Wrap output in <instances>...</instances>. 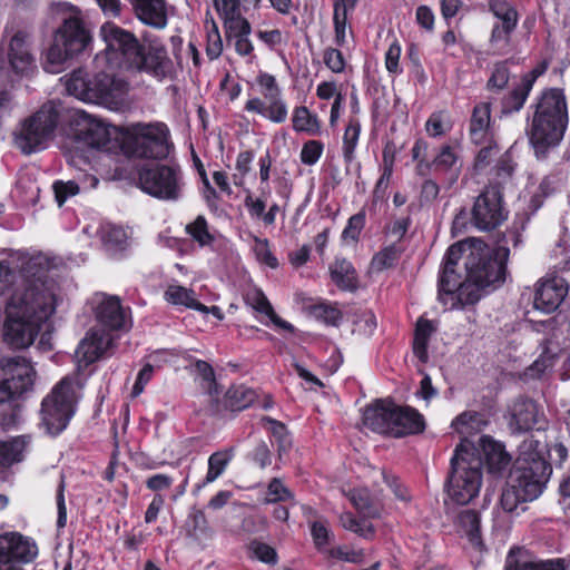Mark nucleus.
Instances as JSON below:
<instances>
[{
  "instance_id": "24",
  "label": "nucleus",
  "mask_w": 570,
  "mask_h": 570,
  "mask_svg": "<svg viewBox=\"0 0 570 570\" xmlns=\"http://www.w3.org/2000/svg\"><path fill=\"white\" fill-rule=\"evenodd\" d=\"M469 136L473 144L487 142L494 138L490 102L482 101L473 107L469 122Z\"/></svg>"
},
{
  "instance_id": "42",
  "label": "nucleus",
  "mask_w": 570,
  "mask_h": 570,
  "mask_svg": "<svg viewBox=\"0 0 570 570\" xmlns=\"http://www.w3.org/2000/svg\"><path fill=\"white\" fill-rule=\"evenodd\" d=\"M515 28L517 27L499 26V23L493 26L489 43L494 55L502 56L509 53L511 33Z\"/></svg>"
},
{
  "instance_id": "32",
  "label": "nucleus",
  "mask_w": 570,
  "mask_h": 570,
  "mask_svg": "<svg viewBox=\"0 0 570 570\" xmlns=\"http://www.w3.org/2000/svg\"><path fill=\"white\" fill-rule=\"evenodd\" d=\"M432 164L436 169L449 174V185L452 186L459 178L462 164L453 148L449 145L442 146Z\"/></svg>"
},
{
  "instance_id": "25",
  "label": "nucleus",
  "mask_w": 570,
  "mask_h": 570,
  "mask_svg": "<svg viewBox=\"0 0 570 570\" xmlns=\"http://www.w3.org/2000/svg\"><path fill=\"white\" fill-rule=\"evenodd\" d=\"M540 422L538 405L529 399H518L511 407L509 426L513 432H525Z\"/></svg>"
},
{
  "instance_id": "64",
  "label": "nucleus",
  "mask_w": 570,
  "mask_h": 570,
  "mask_svg": "<svg viewBox=\"0 0 570 570\" xmlns=\"http://www.w3.org/2000/svg\"><path fill=\"white\" fill-rule=\"evenodd\" d=\"M246 303L257 312L269 315L274 309L267 297L261 291H254L246 295Z\"/></svg>"
},
{
  "instance_id": "10",
  "label": "nucleus",
  "mask_w": 570,
  "mask_h": 570,
  "mask_svg": "<svg viewBox=\"0 0 570 570\" xmlns=\"http://www.w3.org/2000/svg\"><path fill=\"white\" fill-rule=\"evenodd\" d=\"M169 129L163 122L137 124L125 142L126 151L138 158L164 159L169 155Z\"/></svg>"
},
{
  "instance_id": "57",
  "label": "nucleus",
  "mask_w": 570,
  "mask_h": 570,
  "mask_svg": "<svg viewBox=\"0 0 570 570\" xmlns=\"http://www.w3.org/2000/svg\"><path fill=\"white\" fill-rule=\"evenodd\" d=\"M257 85L261 87V94L263 97H277L282 95V89L278 86L276 78L267 72H259L256 78Z\"/></svg>"
},
{
  "instance_id": "13",
  "label": "nucleus",
  "mask_w": 570,
  "mask_h": 570,
  "mask_svg": "<svg viewBox=\"0 0 570 570\" xmlns=\"http://www.w3.org/2000/svg\"><path fill=\"white\" fill-rule=\"evenodd\" d=\"M140 188L153 197L163 200H178L181 197L184 180L179 166L146 165L139 170Z\"/></svg>"
},
{
  "instance_id": "49",
  "label": "nucleus",
  "mask_w": 570,
  "mask_h": 570,
  "mask_svg": "<svg viewBox=\"0 0 570 570\" xmlns=\"http://www.w3.org/2000/svg\"><path fill=\"white\" fill-rule=\"evenodd\" d=\"M23 442L19 438L0 442V465L9 466L22 459Z\"/></svg>"
},
{
  "instance_id": "11",
  "label": "nucleus",
  "mask_w": 570,
  "mask_h": 570,
  "mask_svg": "<svg viewBox=\"0 0 570 570\" xmlns=\"http://www.w3.org/2000/svg\"><path fill=\"white\" fill-rule=\"evenodd\" d=\"M58 124V111L52 102L45 104L28 118L16 135V146L26 155L43 149L52 138Z\"/></svg>"
},
{
  "instance_id": "8",
  "label": "nucleus",
  "mask_w": 570,
  "mask_h": 570,
  "mask_svg": "<svg viewBox=\"0 0 570 570\" xmlns=\"http://www.w3.org/2000/svg\"><path fill=\"white\" fill-rule=\"evenodd\" d=\"M79 387L76 379L66 376L42 400L41 419L48 433L57 435L67 428L75 414Z\"/></svg>"
},
{
  "instance_id": "59",
  "label": "nucleus",
  "mask_w": 570,
  "mask_h": 570,
  "mask_svg": "<svg viewBox=\"0 0 570 570\" xmlns=\"http://www.w3.org/2000/svg\"><path fill=\"white\" fill-rule=\"evenodd\" d=\"M292 499L291 491L283 484L279 479H273L267 487L266 503H274L278 501H287Z\"/></svg>"
},
{
  "instance_id": "19",
  "label": "nucleus",
  "mask_w": 570,
  "mask_h": 570,
  "mask_svg": "<svg viewBox=\"0 0 570 570\" xmlns=\"http://www.w3.org/2000/svg\"><path fill=\"white\" fill-rule=\"evenodd\" d=\"M112 341L111 335L106 330L90 328L76 350L78 362L85 366L96 362L111 348Z\"/></svg>"
},
{
  "instance_id": "30",
  "label": "nucleus",
  "mask_w": 570,
  "mask_h": 570,
  "mask_svg": "<svg viewBox=\"0 0 570 570\" xmlns=\"http://www.w3.org/2000/svg\"><path fill=\"white\" fill-rule=\"evenodd\" d=\"M393 402L380 401L363 413V424L374 432L390 434Z\"/></svg>"
},
{
  "instance_id": "45",
  "label": "nucleus",
  "mask_w": 570,
  "mask_h": 570,
  "mask_svg": "<svg viewBox=\"0 0 570 570\" xmlns=\"http://www.w3.org/2000/svg\"><path fill=\"white\" fill-rule=\"evenodd\" d=\"M490 11L500 21L499 26L517 27L518 12L505 0H490Z\"/></svg>"
},
{
  "instance_id": "14",
  "label": "nucleus",
  "mask_w": 570,
  "mask_h": 570,
  "mask_svg": "<svg viewBox=\"0 0 570 570\" xmlns=\"http://www.w3.org/2000/svg\"><path fill=\"white\" fill-rule=\"evenodd\" d=\"M130 71L145 73L161 82L174 79L177 69L165 43L158 37L145 35L142 50H140Z\"/></svg>"
},
{
  "instance_id": "38",
  "label": "nucleus",
  "mask_w": 570,
  "mask_h": 570,
  "mask_svg": "<svg viewBox=\"0 0 570 570\" xmlns=\"http://www.w3.org/2000/svg\"><path fill=\"white\" fill-rule=\"evenodd\" d=\"M456 524L472 544L476 547L482 544L480 537V517L475 510H462L456 517Z\"/></svg>"
},
{
  "instance_id": "20",
  "label": "nucleus",
  "mask_w": 570,
  "mask_h": 570,
  "mask_svg": "<svg viewBox=\"0 0 570 570\" xmlns=\"http://www.w3.org/2000/svg\"><path fill=\"white\" fill-rule=\"evenodd\" d=\"M570 560L564 558L539 559L524 549H512L504 570H569Z\"/></svg>"
},
{
  "instance_id": "47",
  "label": "nucleus",
  "mask_w": 570,
  "mask_h": 570,
  "mask_svg": "<svg viewBox=\"0 0 570 570\" xmlns=\"http://www.w3.org/2000/svg\"><path fill=\"white\" fill-rule=\"evenodd\" d=\"M361 132V124L357 119H351L343 136V157L350 164L354 159V151Z\"/></svg>"
},
{
  "instance_id": "51",
  "label": "nucleus",
  "mask_w": 570,
  "mask_h": 570,
  "mask_svg": "<svg viewBox=\"0 0 570 570\" xmlns=\"http://www.w3.org/2000/svg\"><path fill=\"white\" fill-rule=\"evenodd\" d=\"M475 248L476 242H460L451 245L445 254L443 267H448L450 265L454 268L459 259L463 258L465 261L470 250Z\"/></svg>"
},
{
  "instance_id": "40",
  "label": "nucleus",
  "mask_w": 570,
  "mask_h": 570,
  "mask_svg": "<svg viewBox=\"0 0 570 570\" xmlns=\"http://www.w3.org/2000/svg\"><path fill=\"white\" fill-rule=\"evenodd\" d=\"M79 135L88 146L96 149L106 147L110 141L108 129L97 121H89L80 129Z\"/></svg>"
},
{
  "instance_id": "12",
  "label": "nucleus",
  "mask_w": 570,
  "mask_h": 570,
  "mask_svg": "<svg viewBox=\"0 0 570 570\" xmlns=\"http://www.w3.org/2000/svg\"><path fill=\"white\" fill-rule=\"evenodd\" d=\"M37 372L22 356L0 358V404L20 399L33 389Z\"/></svg>"
},
{
  "instance_id": "48",
  "label": "nucleus",
  "mask_w": 570,
  "mask_h": 570,
  "mask_svg": "<svg viewBox=\"0 0 570 570\" xmlns=\"http://www.w3.org/2000/svg\"><path fill=\"white\" fill-rule=\"evenodd\" d=\"M568 175L562 169H556L543 177L539 185V195L549 197L552 194L561 190L567 181Z\"/></svg>"
},
{
  "instance_id": "44",
  "label": "nucleus",
  "mask_w": 570,
  "mask_h": 570,
  "mask_svg": "<svg viewBox=\"0 0 570 570\" xmlns=\"http://www.w3.org/2000/svg\"><path fill=\"white\" fill-rule=\"evenodd\" d=\"M185 230L202 247L210 246L215 242V236L210 234L208 223L203 215L187 224Z\"/></svg>"
},
{
  "instance_id": "41",
  "label": "nucleus",
  "mask_w": 570,
  "mask_h": 570,
  "mask_svg": "<svg viewBox=\"0 0 570 570\" xmlns=\"http://www.w3.org/2000/svg\"><path fill=\"white\" fill-rule=\"evenodd\" d=\"M402 253L403 248L396 244L384 247L373 256L371 261L372 271L380 273L394 267Z\"/></svg>"
},
{
  "instance_id": "53",
  "label": "nucleus",
  "mask_w": 570,
  "mask_h": 570,
  "mask_svg": "<svg viewBox=\"0 0 570 570\" xmlns=\"http://www.w3.org/2000/svg\"><path fill=\"white\" fill-rule=\"evenodd\" d=\"M521 494V491L514 489L508 481L507 488L503 490L500 499L502 509L507 512H513L520 503L532 501Z\"/></svg>"
},
{
  "instance_id": "1",
  "label": "nucleus",
  "mask_w": 570,
  "mask_h": 570,
  "mask_svg": "<svg viewBox=\"0 0 570 570\" xmlns=\"http://www.w3.org/2000/svg\"><path fill=\"white\" fill-rule=\"evenodd\" d=\"M46 266L40 255L21 258L19 269L31 281L22 293L10 298L3 324L4 342L13 348L29 347L56 311V284L47 279Z\"/></svg>"
},
{
  "instance_id": "15",
  "label": "nucleus",
  "mask_w": 570,
  "mask_h": 570,
  "mask_svg": "<svg viewBox=\"0 0 570 570\" xmlns=\"http://www.w3.org/2000/svg\"><path fill=\"white\" fill-rule=\"evenodd\" d=\"M471 215L473 225L480 230L500 226L508 217L501 190L497 186L485 187L475 198Z\"/></svg>"
},
{
  "instance_id": "50",
  "label": "nucleus",
  "mask_w": 570,
  "mask_h": 570,
  "mask_svg": "<svg viewBox=\"0 0 570 570\" xmlns=\"http://www.w3.org/2000/svg\"><path fill=\"white\" fill-rule=\"evenodd\" d=\"M531 89L532 88L529 82L521 81V83L507 97L504 108L509 112L519 111L524 106Z\"/></svg>"
},
{
  "instance_id": "31",
  "label": "nucleus",
  "mask_w": 570,
  "mask_h": 570,
  "mask_svg": "<svg viewBox=\"0 0 570 570\" xmlns=\"http://www.w3.org/2000/svg\"><path fill=\"white\" fill-rule=\"evenodd\" d=\"M330 274L338 288L351 292L357 288L356 271L345 258H336L330 266Z\"/></svg>"
},
{
  "instance_id": "17",
  "label": "nucleus",
  "mask_w": 570,
  "mask_h": 570,
  "mask_svg": "<svg viewBox=\"0 0 570 570\" xmlns=\"http://www.w3.org/2000/svg\"><path fill=\"white\" fill-rule=\"evenodd\" d=\"M95 315L99 324L108 330H129L131 326L130 309L124 307L116 295L97 294Z\"/></svg>"
},
{
  "instance_id": "29",
  "label": "nucleus",
  "mask_w": 570,
  "mask_h": 570,
  "mask_svg": "<svg viewBox=\"0 0 570 570\" xmlns=\"http://www.w3.org/2000/svg\"><path fill=\"white\" fill-rule=\"evenodd\" d=\"M137 18L157 29L167 26L165 0H130Z\"/></svg>"
},
{
  "instance_id": "34",
  "label": "nucleus",
  "mask_w": 570,
  "mask_h": 570,
  "mask_svg": "<svg viewBox=\"0 0 570 570\" xmlns=\"http://www.w3.org/2000/svg\"><path fill=\"white\" fill-rule=\"evenodd\" d=\"M234 458V450L233 449H225L217 452H214L208 458V471L205 476V480L197 485V490H200L203 487H205L208 483L214 482L217 480L226 470L228 464Z\"/></svg>"
},
{
  "instance_id": "9",
  "label": "nucleus",
  "mask_w": 570,
  "mask_h": 570,
  "mask_svg": "<svg viewBox=\"0 0 570 570\" xmlns=\"http://www.w3.org/2000/svg\"><path fill=\"white\" fill-rule=\"evenodd\" d=\"M99 35L106 48L102 55L96 56V65L107 63L110 68L118 67L130 71L140 50H142L144 41L140 42L132 32L114 22L104 23L100 27Z\"/></svg>"
},
{
  "instance_id": "58",
  "label": "nucleus",
  "mask_w": 570,
  "mask_h": 570,
  "mask_svg": "<svg viewBox=\"0 0 570 570\" xmlns=\"http://www.w3.org/2000/svg\"><path fill=\"white\" fill-rule=\"evenodd\" d=\"M79 190L80 185L75 180H59L53 184L55 197L59 206H62L69 197L77 195Z\"/></svg>"
},
{
  "instance_id": "55",
  "label": "nucleus",
  "mask_w": 570,
  "mask_h": 570,
  "mask_svg": "<svg viewBox=\"0 0 570 570\" xmlns=\"http://www.w3.org/2000/svg\"><path fill=\"white\" fill-rule=\"evenodd\" d=\"M446 114L444 111L433 112L425 122V130L431 137L443 136L450 126L445 124Z\"/></svg>"
},
{
  "instance_id": "63",
  "label": "nucleus",
  "mask_w": 570,
  "mask_h": 570,
  "mask_svg": "<svg viewBox=\"0 0 570 570\" xmlns=\"http://www.w3.org/2000/svg\"><path fill=\"white\" fill-rule=\"evenodd\" d=\"M324 63L326 67L335 72L341 73L345 69V59L343 53L335 48H326L323 55Z\"/></svg>"
},
{
  "instance_id": "52",
  "label": "nucleus",
  "mask_w": 570,
  "mask_h": 570,
  "mask_svg": "<svg viewBox=\"0 0 570 570\" xmlns=\"http://www.w3.org/2000/svg\"><path fill=\"white\" fill-rule=\"evenodd\" d=\"M476 145L482 147L475 157L474 167L476 170H483L499 154L498 144L494 138H491L490 141L479 142Z\"/></svg>"
},
{
  "instance_id": "4",
  "label": "nucleus",
  "mask_w": 570,
  "mask_h": 570,
  "mask_svg": "<svg viewBox=\"0 0 570 570\" xmlns=\"http://www.w3.org/2000/svg\"><path fill=\"white\" fill-rule=\"evenodd\" d=\"M66 89L81 101L116 108L128 92V82L111 72L89 75L83 69H77L67 78Z\"/></svg>"
},
{
  "instance_id": "7",
  "label": "nucleus",
  "mask_w": 570,
  "mask_h": 570,
  "mask_svg": "<svg viewBox=\"0 0 570 570\" xmlns=\"http://www.w3.org/2000/svg\"><path fill=\"white\" fill-rule=\"evenodd\" d=\"M90 40V33L78 16L65 19L55 32L53 41L47 51L45 70L50 73L60 72L62 65L72 56L83 51Z\"/></svg>"
},
{
  "instance_id": "35",
  "label": "nucleus",
  "mask_w": 570,
  "mask_h": 570,
  "mask_svg": "<svg viewBox=\"0 0 570 570\" xmlns=\"http://www.w3.org/2000/svg\"><path fill=\"white\" fill-rule=\"evenodd\" d=\"M434 331L435 327L430 320L422 317L417 320L413 340V353L423 363L428 362V344Z\"/></svg>"
},
{
  "instance_id": "61",
  "label": "nucleus",
  "mask_w": 570,
  "mask_h": 570,
  "mask_svg": "<svg viewBox=\"0 0 570 570\" xmlns=\"http://www.w3.org/2000/svg\"><path fill=\"white\" fill-rule=\"evenodd\" d=\"M223 51V41L217 26L213 22L212 28L207 31L206 53L210 60L218 58Z\"/></svg>"
},
{
  "instance_id": "18",
  "label": "nucleus",
  "mask_w": 570,
  "mask_h": 570,
  "mask_svg": "<svg viewBox=\"0 0 570 570\" xmlns=\"http://www.w3.org/2000/svg\"><path fill=\"white\" fill-rule=\"evenodd\" d=\"M568 292L569 285L563 277H543L535 285L534 307L544 313H552L564 301Z\"/></svg>"
},
{
  "instance_id": "2",
  "label": "nucleus",
  "mask_w": 570,
  "mask_h": 570,
  "mask_svg": "<svg viewBox=\"0 0 570 570\" xmlns=\"http://www.w3.org/2000/svg\"><path fill=\"white\" fill-rule=\"evenodd\" d=\"M533 115L527 130L537 157L562 140L569 122L568 102L563 89L543 90L531 106Z\"/></svg>"
},
{
  "instance_id": "16",
  "label": "nucleus",
  "mask_w": 570,
  "mask_h": 570,
  "mask_svg": "<svg viewBox=\"0 0 570 570\" xmlns=\"http://www.w3.org/2000/svg\"><path fill=\"white\" fill-rule=\"evenodd\" d=\"M37 556L38 547L31 539L18 532L0 535V570H26L23 564Z\"/></svg>"
},
{
  "instance_id": "22",
  "label": "nucleus",
  "mask_w": 570,
  "mask_h": 570,
  "mask_svg": "<svg viewBox=\"0 0 570 570\" xmlns=\"http://www.w3.org/2000/svg\"><path fill=\"white\" fill-rule=\"evenodd\" d=\"M31 33L18 30L9 42V61L18 73H24L33 67L35 58L30 51Z\"/></svg>"
},
{
  "instance_id": "21",
  "label": "nucleus",
  "mask_w": 570,
  "mask_h": 570,
  "mask_svg": "<svg viewBox=\"0 0 570 570\" xmlns=\"http://www.w3.org/2000/svg\"><path fill=\"white\" fill-rule=\"evenodd\" d=\"M424 419L414 409L393 403L390 435L400 438L416 434L424 430Z\"/></svg>"
},
{
  "instance_id": "43",
  "label": "nucleus",
  "mask_w": 570,
  "mask_h": 570,
  "mask_svg": "<svg viewBox=\"0 0 570 570\" xmlns=\"http://www.w3.org/2000/svg\"><path fill=\"white\" fill-rule=\"evenodd\" d=\"M348 499L356 510L366 518H377L380 509L370 498L365 489H353L348 492Z\"/></svg>"
},
{
  "instance_id": "62",
  "label": "nucleus",
  "mask_w": 570,
  "mask_h": 570,
  "mask_svg": "<svg viewBox=\"0 0 570 570\" xmlns=\"http://www.w3.org/2000/svg\"><path fill=\"white\" fill-rule=\"evenodd\" d=\"M365 225V213L360 212L348 218L347 225L344 228L342 236L344 239L357 240L361 232Z\"/></svg>"
},
{
  "instance_id": "5",
  "label": "nucleus",
  "mask_w": 570,
  "mask_h": 570,
  "mask_svg": "<svg viewBox=\"0 0 570 570\" xmlns=\"http://www.w3.org/2000/svg\"><path fill=\"white\" fill-rule=\"evenodd\" d=\"M476 452L475 445L465 440L456 446L451 459L446 491L459 504H466L479 494L483 460Z\"/></svg>"
},
{
  "instance_id": "56",
  "label": "nucleus",
  "mask_w": 570,
  "mask_h": 570,
  "mask_svg": "<svg viewBox=\"0 0 570 570\" xmlns=\"http://www.w3.org/2000/svg\"><path fill=\"white\" fill-rule=\"evenodd\" d=\"M195 368L198 375L203 379V381L207 384L209 395H218L219 391L217 389V383L215 380V373L210 364L206 361L198 360L195 363Z\"/></svg>"
},
{
  "instance_id": "60",
  "label": "nucleus",
  "mask_w": 570,
  "mask_h": 570,
  "mask_svg": "<svg viewBox=\"0 0 570 570\" xmlns=\"http://www.w3.org/2000/svg\"><path fill=\"white\" fill-rule=\"evenodd\" d=\"M324 146L318 140H309L304 144L301 150V160L305 165H314L323 154Z\"/></svg>"
},
{
  "instance_id": "28",
  "label": "nucleus",
  "mask_w": 570,
  "mask_h": 570,
  "mask_svg": "<svg viewBox=\"0 0 570 570\" xmlns=\"http://www.w3.org/2000/svg\"><path fill=\"white\" fill-rule=\"evenodd\" d=\"M475 449L490 472H500L510 463V455L504 451L503 445L488 435H482L479 439Z\"/></svg>"
},
{
  "instance_id": "27",
  "label": "nucleus",
  "mask_w": 570,
  "mask_h": 570,
  "mask_svg": "<svg viewBox=\"0 0 570 570\" xmlns=\"http://www.w3.org/2000/svg\"><path fill=\"white\" fill-rule=\"evenodd\" d=\"M461 284L459 275L450 265L443 267L439 278V301L448 308H456L461 305H470L461 298Z\"/></svg>"
},
{
  "instance_id": "26",
  "label": "nucleus",
  "mask_w": 570,
  "mask_h": 570,
  "mask_svg": "<svg viewBox=\"0 0 570 570\" xmlns=\"http://www.w3.org/2000/svg\"><path fill=\"white\" fill-rule=\"evenodd\" d=\"M244 109L257 114L272 122L282 124L287 119L288 108L281 96L269 97L265 100L254 97L247 100Z\"/></svg>"
},
{
  "instance_id": "23",
  "label": "nucleus",
  "mask_w": 570,
  "mask_h": 570,
  "mask_svg": "<svg viewBox=\"0 0 570 570\" xmlns=\"http://www.w3.org/2000/svg\"><path fill=\"white\" fill-rule=\"evenodd\" d=\"M561 334L553 332L549 337L544 338L541 346V354L528 368V374L533 377H540L546 374L556 362L561 358L562 347L560 344Z\"/></svg>"
},
{
  "instance_id": "33",
  "label": "nucleus",
  "mask_w": 570,
  "mask_h": 570,
  "mask_svg": "<svg viewBox=\"0 0 570 570\" xmlns=\"http://www.w3.org/2000/svg\"><path fill=\"white\" fill-rule=\"evenodd\" d=\"M487 425L488 420L484 414L475 411H465L452 422V428L464 436L481 432Z\"/></svg>"
},
{
  "instance_id": "3",
  "label": "nucleus",
  "mask_w": 570,
  "mask_h": 570,
  "mask_svg": "<svg viewBox=\"0 0 570 570\" xmlns=\"http://www.w3.org/2000/svg\"><path fill=\"white\" fill-rule=\"evenodd\" d=\"M509 255L510 249L504 245L490 249L478 240L476 248L466 255V276L461 284V298L465 303L475 304L488 287L495 288L502 285L505 281Z\"/></svg>"
},
{
  "instance_id": "54",
  "label": "nucleus",
  "mask_w": 570,
  "mask_h": 570,
  "mask_svg": "<svg viewBox=\"0 0 570 570\" xmlns=\"http://www.w3.org/2000/svg\"><path fill=\"white\" fill-rule=\"evenodd\" d=\"M509 79L510 71L507 67V62H498L493 67V71L487 83V88L490 90H502L507 87Z\"/></svg>"
},
{
  "instance_id": "39",
  "label": "nucleus",
  "mask_w": 570,
  "mask_h": 570,
  "mask_svg": "<svg viewBox=\"0 0 570 570\" xmlns=\"http://www.w3.org/2000/svg\"><path fill=\"white\" fill-rule=\"evenodd\" d=\"M165 298L171 304L184 305L196 311H206L207 306L195 298L191 289L180 285H170L165 292Z\"/></svg>"
},
{
  "instance_id": "36",
  "label": "nucleus",
  "mask_w": 570,
  "mask_h": 570,
  "mask_svg": "<svg viewBox=\"0 0 570 570\" xmlns=\"http://www.w3.org/2000/svg\"><path fill=\"white\" fill-rule=\"evenodd\" d=\"M257 397L256 392L245 385L229 387L225 395V405L232 411H242L250 406Z\"/></svg>"
},
{
  "instance_id": "37",
  "label": "nucleus",
  "mask_w": 570,
  "mask_h": 570,
  "mask_svg": "<svg viewBox=\"0 0 570 570\" xmlns=\"http://www.w3.org/2000/svg\"><path fill=\"white\" fill-rule=\"evenodd\" d=\"M293 129L297 132H307L315 136L321 131V124L316 115L311 114L307 107H295L293 111Z\"/></svg>"
},
{
  "instance_id": "46",
  "label": "nucleus",
  "mask_w": 570,
  "mask_h": 570,
  "mask_svg": "<svg viewBox=\"0 0 570 570\" xmlns=\"http://www.w3.org/2000/svg\"><path fill=\"white\" fill-rule=\"evenodd\" d=\"M223 19L228 41L238 37H249L252 30L250 24L240 16V11L236 12V14L226 16Z\"/></svg>"
},
{
  "instance_id": "6",
  "label": "nucleus",
  "mask_w": 570,
  "mask_h": 570,
  "mask_svg": "<svg viewBox=\"0 0 570 570\" xmlns=\"http://www.w3.org/2000/svg\"><path fill=\"white\" fill-rule=\"evenodd\" d=\"M552 469L544 459L540 442L525 439L519 446V456L509 475V482L525 499L534 500L543 491Z\"/></svg>"
}]
</instances>
